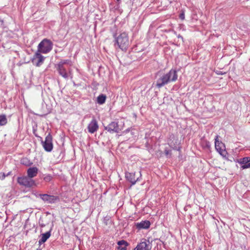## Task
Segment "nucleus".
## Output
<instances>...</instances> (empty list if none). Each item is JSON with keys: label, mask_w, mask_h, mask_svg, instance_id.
Segmentation results:
<instances>
[{"label": "nucleus", "mask_w": 250, "mask_h": 250, "mask_svg": "<svg viewBox=\"0 0 250 250\" xmlns=\"http://www.w3.org/2000/svg\"><path fill=\"white\" fill-rule=\"evenodd\" d=\"M177 79V72L175 69H171L167 73L159 72L157 75L155 86L160 88L171 82H175Z\"/></svg>", "instance_id": "nucleus-1"}, {"label": "nucleus", "mask_w": 250, "mask_h": 250, "mask_svg": "<svg viewBox=\"0 0 250 250\" xmlns=\"http://www.w3.org/2000/svg\"><path fill=\"white\" fill-rule=\"evenodd\" d=\"M115 38L116 42L115 45H117L123 51H126L129 44L127 34L123 32Z\"/></svg>", "instance_id": "nucleus-2"}, {"label": "nucleus", "mask_w": 250, "mask_h": 250, "mask_svg": "<svg viewBox=\"0 0 250 250\" xmlns=\"http://www.w3.org/2000/svg\"><path fill=\"white\" fill-rule=\"evenodd\" d=\"M53 48V43L47 39H43L38 44L37 51L43 54L49 53Z\"/></svg>", "instance_id": "nucleus-3"}, {"label": "nucleus", "mask_w": 250, "mask_h": 250, "mask_svg": "<svg viewBox=\"0 0 250 250\" xmlns=\"http://www.w3.org/2000/svg\"><path fill=\"white\" fill-rule=\"evenodd\" d=\"M17 182L20 185L23 186L26 188H31L36 186L35 181L28 176L18 177Z\"/></svg>", "instance_id": "nucleus-4"}, {"label": "nucleus", "mask_w": 250, "mask_h": 250, "mask_svg": "<svg viewBox=\"0 0 250 250\" xmlns=\"http://www.w3.org/2000/svg\"><path fill=\"white\" fill-rule=\"evenodd\" d=\"M41 144L44 149L47 152H51L53 147L52 143V136L49 133L45 137V141H42Z\"/></svg>", "instance_id": "nucleus-5"}, {"label": "nucleus", "mask_w": 250, "mask_h": 250, "mask_svg": "<svg viewBox=\"0 0 250 250\" xmlns=\"http://www.w3.org/2000/svg\"><path fill=\"white\" fill-rule=\"evenodd\" d=\"M45 59V57L41 53L36 51L31 59V62L35 66L40 67L43 63Z\"/></svg>", "instance_id": "nucleus-6"}, {"label": "nucleus", "mask_w": 250, "mask_h": 250, "mask_svg": "<svg viewBox=\"0 0 250 250\" xmlns=\"http://www.w3.org/2000/svg\"><path fill=\"white\" fill-rule=\"evenodd\" d=\"M218 135H216L215 138V147L216 150L223 156H225L227 152L225 150V146L218 140Z\"/></svg>", "instance_id": "nucleus-7"}, {"label": "nucleus", "mask_w": 250, "mask_h": 250, "mask_svg": "<svg viewBox=\"0 0 250 250\" xmlns=\"http://www.w3.org/2000/svg\"><path fill=\"white\" fill-rule=\"evenodd\" d=\"M41 199L44 202L49 204L55 203L59 201V197L57 196L51 195L47 194H40Z\"/></svg>", "instance_id": "nucleus-8"}, {"label": "nucleus", "mask_w": 250, "mask_h": 250, "mask_svg": "<svg viewBox=\"0 0 250 250\" xmlns=\"http://www.w3.org/2000/svg\"><path fill=\"white\" fill-rule=\"evenodd\" d=\"M104 129L110 133H119L121 130L118 123L115 122H112L108 125L104 126Z\"/></svg>", "instance_id": "nucleus-9"}, {"label": "nucleus", "mask_w": 250, "mask_h": 250, "mask_svg": "<svg viewBox=\"0 0 250 250\" xmlns=\"http://www.w3.org/2000/svg\"><path fill=\"white\" fill-rule=\"evenodd\" d=\"M139 176L136 177L135 172H126L125 173L126 179L131 183V185L135 184L137 181H139V178L141 177V172L139 171Z\"/></svg>", "instance_id": "nucleus-10"}, {"label": "nucleus", "mask_w": 250, "mask_h": 250, "mask_svg": "<svg viewBox=\"0 0 250 250\" xmlns=\"http://www.w3.org/2000/svg\"><path fill=\"white\" fill-rule=\"evenodd\" d=\"M55 68H56L60 75L65 79H67L68 78L69 75V73L67 72L66 69L64 66L56 64L55 65Z\"/></svg>", "instance_id": "nucleus-11"}, {"label": "nucleus", "mask_w": 250, "mask_h": 250, "mask_svg": "<svg viewBox=\"0 0 250 250\" xmlns=\"http://www.w3.org/2000/svg\"><path fill=\"white\" fill-rule=\"evenodd\" d=\"M98 128L99 126L98 122L95 118L93 117L90 123L88 125V131L90 133H94L98 130Z\"/></svg>", "instance_id": "nucleus-12"}, {"label": "nucleus", "mask_w": 250, "mask_h": 250, "mask_svg": "<svg viewBox=\"0 0 250 250\" xmlns=\"http://www.w3.org/2000/svg\"><path fill=\"white\" fill-rule=\"evenodd\" d=\"M38 172V168L37 167H30L27 170V176L31 179L36 177Z\"/></svg>", "instance_id": "nucleus-13"}, {"label": "nucleus", "mask_w": 250, "mask_h": 250, "mask_svg": "<svg viewBox=\"0 0 250 250\" xmlns=\"http://www.w3.org/2000/svg\"><path fill=\"white\" fill-rule=\"evenodd\" d=\"M52 229H51L49 231L46 232L44 233L41 234V238L39 240V245L40 247L44 243H45L47 240L51 236V231Z\"/></svg>", "instance_id": "nucleus-14"}, {"label": "nucleus", "mask_w": 250, "mask_h": 250, "mask_svg": "<svg viewBox=\"0 0 250 250\" xmlns=\"http://www.w3.org/2000/svg\"><path fill=\"white\" fill-rule=\"evenodd\" d=\"M150 225V223L149 221L145 220L141 222L140 223H138L136 224L137 228L139 229H147L149 228Z\"/></svg>", "instance_id": "nucleus-15"}, {"label": "nucleus", "mask_w": 250, "mask_h": 250, "mask_svg": "<svg viewBox=\"0 0 250 250\" xmlns=\"http://www.w3.org/2000/svg\"><path fill=\"white\" fill-rule=\"evenodd\" d=\"M137 249L140 250H150L149 245L147 244L146 240L144 239L143 241H141L137 245Z\"/></svg>", "instance_id": "nucleus-16"}, {"label": "nucleus", "mask_w": 250, "mask_h": 250, "mask_svg": "<svg viewBox=\"0 0 250 250\" xmlns=\"http://www.w3.org/2000/svg\"><path fill=\"white\" fill-rule=\"evenodd\" d=\"M117 244L119 246L118 247V250H126V247L128 245V243L124 240L119 241Z\"/></svg>", "instance_id": "nucleus-17"}, {"label": "nucleus", "mask_w": 250, "mask_h": 250, "mask_svg": "<svg viewBox=\"0 0 250 250\" xmlns=\"http://www.w3.org/2000/svg\"><path fill=\"white\" fill-rule=\"evenodd\" d=\"M106 99V95L104 94H101L97 97V102L99 104H103L105 103Z\"/></svg>", "instance_id": "nucleus-18"}, {"label": "nucleus", "mask_w": 250, "mask_h": 250, "mask_svg": "<svg viewBox=\"0 0 250 250\" xmlns=\"http://www.w3.org/2000/svg\"><path fill=\"white\" fill-rule=\"evenodd\" d=\"M21 163L27 167H29L33 164V162L26 157L22 158L21 160Z\"/></svg>", "instance_id": "nucleus-19"}, {"label": "nucleus", "mask_w": 250, "mask_h": 250, "mask_svg": "<svg viewBox=\"0 0 250 250\" xmlns=\"http://www.w3.org/2000/svg\"><path fill=\"white\" fill-rule=\"evenodd\" d=\"M238 162L242 165H247L250 162V157H245L242 159H240Z\"/></svg>", "instance_id": "nucleus-20"}, {"label": "nucleus", "mask_w": 250, "mask_h": 250, "mask_svg": "<svg viewBox=\"0 0 250 250\" xmlns=\"http://www.w3.org/2000/svg\"><path fill=\"white\" fill-rule=\"evenodd\" d=\"M7 123V119L5 115H0V125H5Z\"/></svg>", "instance_id": "nucleus-21"}, {"label": "nucleus", "mask_w": 250, "mask_h": 250, "mask_svg": "<svg viewBox=\"0 0 250 250\" xmlns=\"http://www.w3.org/2000/svg\"><path fill=\"white\" fill-rule=\"evenodd\" d=\"M57 64L61 65L64 66V64H69V65H72L71 61L69 60H62Z\"/></svg>", "instance_id": "nucleus-22"}, {"label": "nucleus", "mask_w": 250, "mask_h": 250, "mask_svg": "<svg viewBox=\"0 0 250 250\" xmlns=\"http://www.w3.org/2000/svg\"><path fill=\"white\" fill-rule=\"evenodd\" d=\"M104 223L105 225H108L111 223L110 217L109 216H106L104 217Z\"/></svg>", "instance_id": "nucleus-23"}, {"label": "nucleus", "mask_w": 250, "mask_h": 250, "mask_svg": "<svg viewBox=\"0 0 250 250\" xmlns=\"http://www.w3.org/2000/svg\"><path fill=\"white\" fill-rule=\"evenodd\" d=\"M53 177L50 174H47L44 176L43 180L47 182H50L52 180Z\"/></svg>", "instance_id": "nucleus-24"}, {"label": "nucleus", "mask_w": 250, "mask_h": 250, "mask_svg": "<svg viewBox=\"0 0 250 250\" xmlns=\"http://www.w3.org/2000/svg\"><path fill=\"white\" fill-rule=\"evenodd\" d=\"M179 18L182 20H184L185 19V13L183 11H182L180 13V14L179 15Z\"/></svg>", "instance_id": "nucleus-25"}, {"label": "nucleus", "mask_w": 250, "mask_h": 250, "mask_svg": "<svg viewBox=\"0 0 250 250\" xmlns=\"http://www.w3.org/2000/svg\"><path fill=\"white\" fill-rule=\"evenodd\" d=\"M241 168L242 169H246V168H250V162H249V163H248L247 165H242L241 166Z\"/></svg>", "instance_id": "nucleus-26"}, {"label": "nucleus", "mask_w": 250, "mask_h": 250, "mask_svg": "<svg viewBox=\"0 0 250 250\" xmlns=\"http://www.w3.org/2000/svg\"><path fill=\"white\" fill-rule=\"evenodd\" d=\"M39 225L41 228H43L46 226V224L42 223V221L41 219L39 220Z\"/></svg>", "instance_id": "nucleus-27"}, {"label": "nucleus", "mask_w": 250, "mask_h": 250, "mask_svg": "<svg viewBox=\"0 0 250 250\" xmlns=\"http://www.w3.org/2000/svg\"><path fill=\"white\" fill-rule=\"evenodd\" d=\"M171 150H168L166 148L165 149V154L166 156H168L169 154H170Z\"/></svg>", "instance_id": "nucleus-28"}, {"label": "nucleus", "mask_w": 250, "mask_h": 250, "mask_svg": "<svg viewBox=\"0 0 250 250\" xmlns=\"http://www.w3.org/2000/svg\"><path fill=\"white\" fill-rule=\"evenodd\" d=\"M6 176V175L5 174V173H2V179H4L5 178Z\"/></svg>", "instance_id": "nucleus-29"}, {"label": "nucleus", "mask_w": 250, "mask_h": 250, "mask_svg": "<svg viewBox=\"0 0 250 250\" xmlns=\"http://www.w3.org/2000/svg\"><path fill=\"white\" fill-rule=\"evenodd\" d=\"M178 38H182V39H183V37H182V36H181L180 35H179L178 36Z\"/></svg>", "instance_id": "nucleus-30"}, {"label": "nucleus", "mask_w": 250, "mask_h": 250, "mask_svg": "<svg viewBox=\"0 0 250 250\" xmlns=\"http://www.w3.org/2000/svg\"><path fill=\"white\" fill-rule=\"evenodd\" d=\"M134 250H140L137 249V246L134 249Z\"/></svg>", "instance_id": "nucleus-31"}, {"label": "nucleus", "mask_w": 250, "mask_h": 250, "mask_svg": "<svg viewBox=\"0 0 250 250\" xmlns=\"http://www.w3.org/2000/svg\"><path fill=\"white\" fill-rule=\"evenodd\" d=\"M68 71H69V73H70V71H71V69H68Z\"/></svg>", "instance_id": "nucleus-32"}, {"label": "nucleus", "mask_w": 250, "mask_h": 250, "mask_svg": "<svg viewBox=\"0 0 250 250\" xmlns=\"http://www.w3.org/2000/svg\"><path fill=\"white\" fill-rule=\"evenodd\" d=\"M9 174H10V172H9V173L7 174V175H6V176H7V175H9Z\"/></svg>", "instance_id": "nucleus-33"}, {"label": "nucleus", "mask_w": 250, "mask_h": 250, "mask_svg": "<svg viewBox=\"0 0 250 250\" xmlns=\"http://www.w3.org/2000/svg\"><path fill=\"white\" fill-rule=\"evenodd\" d=\"M120 0H117V1H120Z\"/></svg>", "instance_id": "nucleus-34"}]
</instances>
